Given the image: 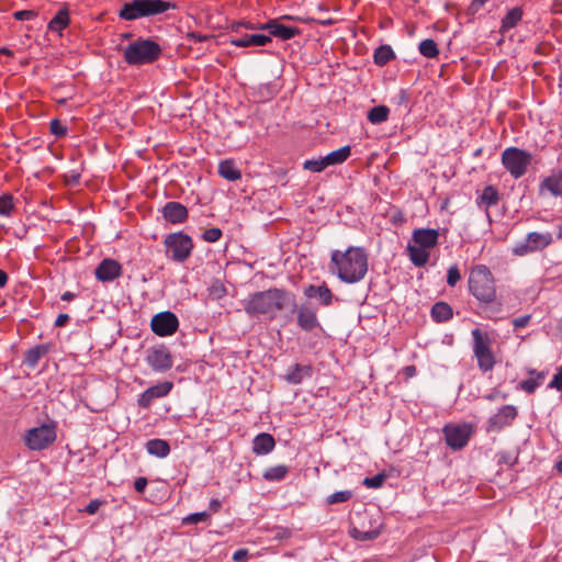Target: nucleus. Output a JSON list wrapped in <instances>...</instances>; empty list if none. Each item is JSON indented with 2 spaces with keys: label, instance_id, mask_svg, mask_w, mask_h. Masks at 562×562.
<instances>
[{
  "label": "nucleus",
  "instance_id": "nucleus-1",
  "mask_svg": "<svg viewBox=\"0 0 562 562\" xmlns=\"http://www.w3.org/2000/svg\"><path fill=\"white\" fill-rule=\"evenodd\" d=\"M329 270L345 283H357L368 272V255L362 247L355 246L345 251L333 250Z\"/></svg>",
  "mask_w": 562,
  "mask_h": 562
},
{
  "label": "nucleus",
  "instance_id": "nucleus-2",
  "mask_svg": "<svg viewBox=\"0 0 562 562\" xmlns=\"http://www.w3.org/2000/svg\"><path fill=\"white\" fill-rule=\"evenodd\" d=\"M468 284L470 293L483 305V311L488 318L501 312L502 303L496 302L495 280L485 265L473 267Z\"/></svg>",
  "mask_w": 562,
  "mask_h": 562
},
{
  "label": "nucleus",
  "instance_id": "nucleus-3",
  "mask_svg": "<svg viewBox=\"0 0 562 562\" xmlns=\"http://www.w3.org/2000/svg\"><path fill=\"white\" fill-rule=\"evenodd\" d=\"M244 310L250 316L261 314L276 315L277 312L291 306V311L296 310L295 296L282 289H269L256 292L244 301Z\"/></svg>",
  "mask_w": 562,
  "mask_h": 562
},
{
  "label": "nucleus",
  "instance_id": "nucleus-4",
  "mask_svg": "<svg viewBox=\"0 0 562 562\" xmlns=\"http://www.w3.org/2000/svg\"><path fill=\"white\" fill-rule=\"evenodd\" d=\"M162 54L161 46L150 40L138 37L124 47V60L131 66H142L155 63Z\"/></svg>",
  "mask_w": 562,
  "mask_h": 562
},
{
  "label": "nucleus",
  "instance_id": "nucleus-5",
  "mask_svg": "<svg viewBox=\"0 0 562 562\" xmlns=\"http://www.w3.org/2000/svg\"><path fill=\"white\" fill-rule=\"evenodd\" d=\"M171 8L175 4L164 0H132L122 5L117 15L124 21H135L165 13Z\"/></svg>",
  "mask_w": 562,
  "mask_h": 562
},
{
  "label": "nucleus",
  "instance_id": "nucleus-6",
  "mask_svg": "<svg viewBox=\"0 0 562 562\" xmlns=\"http://www.w3.org/2000/svg\"><path fill=\"white\" fill-rule=\"evenodd\" d=\"M471 335L473 338L472 350L476 358L479 369L483 373L492 371L496 361L491 348L492 340L490 336L480 328H474Z\"/></svg>",
  "mask_w": 562,
  "mask_h": 562
},
{
  "label": "nucleus",
  "instance_id": "nucleus-7",
  "mask_svg": "<svg viewBox=\"0 0 562 562\" xmlns=\"http://www.w3.org/2000/svg\"><path fill=\"white\" fill-rule=\"evenodd\" d=\"M164 245L166 247V256L179 263L184 262L193 250L192 238L183 232L166 235Z\"/></svg>",
  "mask_w": 562,
  "mask_h": 562
},
{
  "label": "nucleus",
  "instance_id": "nucleus-8",
  "mask_svg": "<svg viewBox=\"0 0 562 562\" xmlns=\"http://www.w3.org/2000/svg\"><path fill=\"white\" fill-rule=\"evenodd\" d=\"M553 243V235L550 232H530L527 236L517 241L512 252L515 256L524 257L532 252L542 251Z\"/></svg>",
  "mask_w": 562,
  "mask_h": 562
},
{
  "label": "nucleus",
  "instance_id": "nucleus-9",
  "mask_svg": "<svg viewBox=\"0 0 562 562\" xmlns=\"http://www.w3.org/2000/svg\"><path fill=\"white\" fill-rule=\"evenodd\" d=\"M532 159L531 154L518 147H508L502 154V164L512 177H522Z\"/></svg>",
  "mask_w": 562,
  "mask_h": 562
},
{
  "label": "nucleus",
  "instance_id": "nucleus-10",
  "mask_svg": "<svg viewBox=\"0 0 562 562\" xmlns=\"http://www.w3.org/2000/svg\"><path fill=\"white\" fill-rule=\"evenodd\" d=\"M56 438V424L50 422L29 429L25 435V445L33 451H41L48 448Z\"/></svg>",
  "mask_w": 562,
  "mask_h": 562
},
{
  "label": "nucleus",
  "instance_id": "nucleus-11",
  "mask_svg": "<svg viewBox=\"0 0 562 562\" xmlns=\"http://www.w3.org/2000/svg\"><path fill=\"white\" fill-rule=\"evenodd\" d=\"M446 443L453 450H460L467 446L472 434V427L468 424L446 425L442 429Z\"/></svg>",
  "mask_w": 562,
  "mask_h": 562
},
{
  "label": "nucleus",
  "instance_id": "nucleus-12",
  "mask_svg": "<svg viewBox=\"0 0 562 562\" xmlns=\"http://www.w3.org/2000/svg\"><path fill=\"white\" fill-rule=\"evenodd\" d=\"M145 361L155 372H166L171 369L173 364L172 356L169 349L164 345L148 348L146 350Z\"/></svg>",
  "mask_w": 562,
  "mask_h": 562
},
{
  "label": "nucleus",
  "instance_id": "nucleus-13",
  "mask_svg": "<svg viewBox=\"0 0 562 562\" xmlns=\"http://www.w3.org/2000/svg\"><path fill=\"white\" fill-rule=\"evenodd\" d=\"M178 327V317L172 312L169 311L156 314L150 322L151 330L160 337L173 335L177 331Z\"/></svg>",
  "mask_w": 562,
  "mask_h": 562
},
{
  "label": "nucleus",
  "instance_id": "nucleus-14",
  "mask_svg": "<svg viewBox=\"0 0 562 562\" xmlns=\"http://www.w3.org/2000/svg\"><path fill=\"white\" fill-rule=\"evenodd\" d=\"M172 387V382L165 381L146 389L137 400L138 406L142 408H149L154 400L167 396Z\"/></svg>",
  "mask_w": 562,
  "mask_h": 562
},
{
  "label": "nucleus",
  "instance_id": "nucleus-15",
  "mask_svg": "<svg viewBox=\"0 0 562 562\" xmlns=\"http://www.w3.org/2000/svg\"><path fill=\"white\" fill-rule=\"evenodd\" d=\"M292 312L294 313V311ZM295 312L297 313V325L301 329L312 331L321 326L317 312L311 304L303 303L300 306L296 305Z\"/></svg>",
  "mask_w": 562,
  "mask_h": 562
},
{
  "label": "nucleus",
  "instance_id": "nucleus-16",
  "mask_svg": "<svg viewBox=\"0 0 562 562\" xmlns=\"http://www.w3.org/2000/svg\"><path fill=\"white\" fill-rule=\"evenodd\" d=\"M517 416V408L513 405H504L499 411L490 417L488 430H501L505 426H509Z\"/></svg>",
  "mask_w": 562,
  "mask_h": 562
},
{
  "label": "nucleus",
  "instance_id": "nucleus-17",
  "mask_svg": "<svg viewBox=\"0 0 562 562\" xmlns=\"http://www.w3.org/2000/svg\"><path fill=\"white\" fill-rule=\"evenodd\" d=\"M304 295L310 300H317L319 305L322 306H330L335 299L331 290L327 286L325 282L319 285L310 284L304 288Z\"/></svg>",
  "mask_w": 562,
  "mask_h": 562
},
{
  "label": "nucleus",
  "instance_id": "nucleus-18",
  "mask_svg": "<svg viewBox=\"0 0 562 562\" xmlns=\"http://www.w3.org/2000/svg\"><path fill=\"white\" fill-rule=\"evenodd\" d=\"M259 29L267 30L270 35L283 41L291 40L300 34V30L297 27L282 24L279 20H270L269 22L261 24Z\"/></svg>",
  "mask_w": 562,
  "mask_h": 562
},
{
  "label": "nucleus",
  "instance_id": "nucleus-19",
  "mask_svg": "<svg viewBox=\"0 0 562 562\" xmlns=\"http://www.w3.org/2000/svg\"><path fill=\"white\" fill-rule=\"evenodd\" d=\"M122 272L121 265L113 259L102 260L95 269V278L102 282H110L119 278Z\"/></svg>",
  "mask_w": 562,
  "mask_h": 562
},
{
  "label": "nucleus",
  "instance_id": "nucleus-20",
  "mask_svg": "<svg viewBox=\"0 0 562 562\" xmlns=\"http://www.w3.org/2000/svg\"><path fill=\"white\" fill-rule=\"evenodd\" d=\"M439 232L435 228H417L413 232V243L427 250L438 244Z\"/></svg>",
  "mask_w": 562,
  "mask_h": 562
},
{
  "label": "nucleus",
  "instance_id": "nucleus-21",
  "mask_svg": "<svg viewBox=\"0 0 562 562\" xmlns=\"http://www.w3.org/2000/svg\"><path fill=\"white\" fill-rule=\"evenodd\" d=\"M162 215L167 222L181 224L188 218V209L180 202H167L162 207Z\"/></svg>",
  "mask_w": 562,
  "mask_h": 562
},
{
  "label": "nucleus",
  "instance_id": "nucleus-22",
  "mask_svg": "<svg viewBox=\"0 0 562 562\" xmlns=\"http://www.w3.org/2000/svg\"><path fill=\"white\" fill-rule=\"evenodd\" d=\"M231 43L237 47L265 46L271 43V37L263 34H244L232 38Z\"/></svg>",
  "mask_w": 562,
  "mask_h": 562
},
{
  "label": "nucleus",
  "instance_id": "nucleus-23",
  "mask_svg": "<svg viewBox=\"0 0 562 562\" xmlns=\"http://www.w3.org/2000/svg\"><path fill=\"white\" fill-rule=\"evenodd\" d=\"M312 374V366L295 363L289 368L285 380L291 384H300L304 379L311 378Z\"/></svg>",
  "mask_w": 562,
  "mask_h": 562
},
{
  "label": "nucleus",
  "instance_id": "nucleus-24",
  "mask_svg": "<svg viewBox=\"0 0 562 562\" xmlns=\"http://www.w3.org/2000/svg\"><path fill=\"white\" fill-rule=\"evenodd\" d=\"M276 441L272 435L261 432L252 440V451L257 456H263L271 452L274 449Z\"/></svg>",
  "mask_w": 562,
  "mask_h": 562
},
{
  "label": "nucleus",
  "instance_id": "nucleus-25",
  "mask_svg": "<svg viewBox=\"0 0 562 562\" xmlns=\"http://www.w3.org/2000/svg\"><path fill=\"white\" fill-rule=\"evenodd\" d=\"M549 191L553 196L562 195V170L553 172L540 183V191Z\"/></svg>",
  "mask_w": 562,
  "mask_h": 562
},
{
  "label": "nucleus",
  "instance_id": "nucleus-26",
  "mask_svg": "<svg viewBox=\"0 0 562 562\" xmlns=\"http://www.w3.org/2000/svg\"><path fill=\"white\" fill-rule=\"evenodd\" d=\"M409 260L415 267H424L429 260V250L417 246L416 244H408L406 247Z\"/></svg>",
  "mask_w": 562,
  "mask_h": 562
},
{
  "label": "nucleus",
  "instance_id": "nucleus-27",
  "mask_svg": "<svg viewBox=\"0 0 562 562\" xmlns=\"http://www.w3.org/2000/svg\"><path fill=\"white\" fill-rule=\"evenodd\" d=\"M499 200L498 191L493 186L485 187L476 199V204L486 211L490 206L496 205Z\"/></svg>",
  "mask_w": 562,
  "mask_h": 562
},
{
  "label": "nucleus",
  "instance_id": "nucleus-28",
  "mask_svg": "<svg viewBox=\"0 0 562 562\" xmlns=\"http://www.w3.org/2000/svg\"><path fill=\"white\" fill-rule=\"evenodd\" d=\"M146 451L157 458H166L170 453V446L164 439H150L146 442Z\"/></svg>",
  "mask_w": 562,
  "mask_h": 562
},
{
  "label": "nucleus",
  "instance_id": "nucleus-29",
  "mask_svg": "<svg viewBox=\"0 0 562 562\" xmlns=\"http://www.w3.org/2000/svg\"><path fill=\"white\" fill-rule=\"evenodd\" d=\"M351 154V147L349 145H346L339 149H336L326 156H323L325 165L327 167L329 166H336L341 165L345 162Z\"/></svg>",
  "mask_w": 562,
  "mask_h": 562
},
{
  "label": "nucleus",
  "instance_id": "nucleus-30",
  "mask_svg": "<svg viewBox=\"0 0 562 562\" xmlns=\"http://www.w3.org/2000/svg\"><path fill=\"white\" fill-rule=\"evenodd\" d=\"M431 317L437 323L447 322L452 318L453 312L451 306L446 302H437L431 307Z\"/></svg>",
  "mask_w": 562,
  "mask_h": 562
},
{
  "label": "nucleus",
  "instance_id": "nucleus-31",
  "mask_svg": "<svg viewBox=\"0 0 562 562\" xmlns=\"http://www.w3.org/2000/svg\"><path fill=\"white\" fill-rule=\"evenodd\" d=\"M522 9L515 7L510 9L502 20L501 32H507L515 27L522 19Z\"/></svg>",
  "mask_w": 562,
  "mask_h": 562
},
{
  "label": "nucleus",
  "instance_id": "nucleus-32",
  "mask_svg": "<svg viewBox=\"0 0 562 562\" xmlns=\"http://www.w3.org/2000/svg\"><path fill=\"white\" fill-rule=\"evenodd\" d=\"M218 173L228 181H236L241 178L240 171L236 168L233 160L226 159L220 162Z\"/></svg>",
  "mask_w": 562,
  "mask_h": 562
},
{
  "label": "nucleus",
  "instance_id": "nucleus-33",
  "mask_svg": "<svg viewBox=\"0 0 562 562\" xmlns=\"http://www.w3.org/2000/svg\"><path fill=\"white\" fill-rule=\"evenodd\" d=\"M47 352L48 347L46 345H37L25 352L24 363L33 369Z\"/></svg>",
  "mask_w": 562,
  "mask_h": 562
},
{
  "label": "nucleus",
  "instance_id": "nucleus-34",
  "mask_svg": "<svg viewBox=\"0 0 562 562\" xmlns=\"http://www.w3.org/2000/svg\"><path fill=\"white\" fill-rule=\"evenodd\" d=\"M289 472L290 468L288 465L279 464L266 469L262 477L268 482H279L284 480Z\"/></svg>",
  "mask_w": 562,
  "mask_h": 562
},
{
  "label": "nucleus",
  "instance_id": "nucleus-35",
  "mask_svg": "<svg viewBox=\"0 0 562 562\" xmlns=\"http://www.w3.org/2000/svg\"><path fill=\"white\" fill-rule=\"evenodd\" d=\"M70 19L67 9L59 10L56 15L49 21L48 29L53 32L60 33L69 25Z\"/></svg>",
  "mask_w": 562,
  "mask_h": 562
},
{
  "label": "nucleus",
  "instance_id": "nucleus-36",
  "mask_svg": "<svg viewBox=\"0 0 562 562\" xmlns=\"http://www.w3.org/2000/svg\"><path fill=\"white\" fill-rule=\"evenodd\" d=\"M394 58L395 54L389 45L379 46L373 55L374 63L379 66H384Z\"/></svg>",
  "mask_w": 562,
  "mask_h": 562
},
{
  "label": "nucleus",
  "instance_id": "nucleus-37",
  "mask_svg": "<svg viewBox=\"0 0 562 562\" xmlns=\"http://www.w3.org/2000/svg\"><path fill=\"white\" fill-rule=\"evenodd\" d=\"M349 535L351 538L358 541H370L374 540L379 537L380 530L378 528L370 529V530H362L356 526H352L349 529Z\"/></svg>",
  "mask_w": 562,
  "mask_h": 562
},
{
  "label": "nucleus",
  "instance_id": "nucleus-38",
  "mask_svg": "<svg viewBox=\"0 0 562 562\" xmlns=\"http://www.w3.org/2000/svg\"><path fill=\"white\" fill-rule=\"evenodd\" d=\"M389 113H390V110L385 105L373 106L368 112V120L372 124H381L387 120Z\"/></svg>",
  "mask_w": 562,
  "mask_h": 562
},
{
  "label": "nucleus",
  "instance_id": "nucleus-39",
  "mask_svg": "<svg viewBox=\"0 0 562 562\" xmlns=\"http://www.w3.org/2000/svg\"><path fill=\"white\" fill-rule=\"evenodd\" d=\"M419 53L427 58H435L439 55V49L436 42L431 38H426L419 43Z\"/></svg>",
  "mask_w": 562,
  "mask_h": 562
},
{
  "label": "nucleus",
  "instance_id": "nucleus-40",
  "mask_svg": "<svg viewBox=\"0 0 562 562\" xmlns=\"http://www.w3.org/2000/svg\"><path fill=\"white\" fill-rule=\"evenodd\" d=\"M352 497V492L349 490L338 491L327 496L326 503L334 505L338 503H346Z\"/></svg>",
  "mask_w": 562,
  "mask_h": 562
},
{
  "label": "nucleus",
  "instance_id": "nucleus-41",
  "mask_svg": "<svg viewBox=\"0 0 562 562\" xmlns=\"http://www.w3.org/2000/svg\"><path fill=\"white\" fill-rule=\"evenodd\" d=\"M211 515L207 512L193 513L182 518V525H195L199 522H205L209 521Z\"/></svg>",
  "mask_w": 562,
  "mask_h": 562
},
{
  "label": "nucleus",
  "instance_id": "nucleus-42",
  "mask_svg": "<svg viewBox=\"0 0 562 562\" xmlns=\"http://www.w3.org/2000/svg\"><path fill=\"white\" fill-rule=\"evenodd\" d=\"M303 168L311 172H322L323 170H325L327 168V166L325 165L324 158L318 157L316 159L305 160L303 164Z\"/></svg>",
  "mask_w": 562,
  "mask_h": 562
},
{
  "label": "nucleus",
  "instance_id": "nucleus-43",
  "mask_svg": "<svg viewBox=\"0 0 562 562\" xmlns=\"http://www.w3.org/2000/svg\"><path fill=\"white\" fill-rule=\"evenodd\" d=\"M385 480L386 475L384 473H378L374 476L366 477L362 484L368 488H379L384 484Z\"/></svg>",
  "mask_w": 562,
  "mask_h": 562
},
{
  "label": "nucleus",
  "instance_id": "nucleus-44",
  "mask_svg": "<svg viewBox=\"0 0 562 562\" xmlns=\"http://www.w3.org/2000/svg\"><path fill=\"white\" fill-rule=\"evenodd\" d=\"M461 280V273L458 265H452L447 271V283L449 286H454Z\"/></svg>",
  "mask_w": 562,
  "mask_h": 562
},
{
  "label": "nucleus",
  "instance_id": "nucleus-45",
  "mask_svg": "<svg viewBox=\"0 0 562 562\" xmlns=\"http://www.w3.org/2000/svg\"><path fill=\"white\" fill-rule=\"evenodd\" d=\"M543 379L542 374H539L537 379H527L520 382V389L526 391L527 393H533L536 389L540 385V380Z\"/></svg>",
  "mask_w": 562,
  "mask_h": 562
},
{
  "label": "nucleus",
  "instance_id": "nucleus-46",
  "mask_svg": "<svg viewBox=\"0 0 562 562\" xmlns=\"http://www.w3.org/2000/svg\"><path fill=\"white\" fill-rule=\"evenodd\" d=\"M14 210L13 196L11 194L2 193V216H8Z\"/></svg>",
  "mask_w": 562,
  "mask_h": 562
},
{
  "label": "nucleus",
  "instance_id": "nucleus-47",
  "mask_svg": "<svg viewBox=\"0 0 562 562\" xmlns=\"http://www.w3.org/2000/svg\"><path fill=\"white\" fill-rule=\"evenodd\" d=\"M221 237H222V231L217 227L209 228L202 235L203 240H205L207 243H215Z\"/></svg>",
  "mask_w": 562,
  "mask_h": 562
},
{
  "label": "nucleus",
  "instance_id": "nucleus-48",
  "mask_svg": "<svg viewBox=\"0 0 562 562\" xmlns=\"http://www.w3.org/2000/svg\"><path fill=\"white\" fill-rule=\"evenodd\" d=\"M50 133L57 137L65 136L67 134V128L59 120L55 119L50 122Z\"/></svg>",
  "mask_w": 562,
  "mask_h": 562
},
{
  "label": "nucleus",
  "instance_id": "nucleus-49",
  "mask_svg": "<svg viewBox=\"0 0 562 562\" xmlns=\"http://www.w3.org/2000/svg\"><path fill=\"white\" fill-rule=\"evenodd\" d=\"M408 93L404 89H401L398 93L394 97V103L398 106L404 105L405 109L408 108Z\"/></svg>",
  "mask_w": 562,
  "mask_h": 562
},
{
  "label": "nucleus",
  "instance_id": "nucleus-50",
  "mask_svg": "<svg viewBox=\"0 0 562 562\" xmlns=\"http://www.w3.org/2000/svg\"><path fill=\"white\" fill-rule=\"evenodd\" d=\"M548 386L550 389H557L559 391H562V367L553 375V379L551 380Z\"/></svg>",
  "mask_w": 562,
  "mask_h": 562
},
{
  "label": "nucleus",
  "instance_id": "nucleus-51",
  "mask_svg": "<svg viewBox=\"0 0 562 562\" xmlns=\"http://www.w3.org/2000/svg\"><path fill=\"white\" fill-rule=\"evenodd\" d=\"M530 318V315L517 317L513 321V326L515 327V329L524 328L529 324Z\"/></svg>",
  "mask_w": 562,
  "mask_h": 562
},
{
  "label": "nucleus",
  "instance_id": "nucleus-52",
  "mask_svg": "<svg viewBox=\"0 0 562 562\" xmlns=\"http://www.w3.org/2000/svg\"><path fill=\"white\" fill-rule=\"evenodd\" d=\"M102 502L100 499H92L89 502V504L86 506L85 512L89 515H93L98 512L100 508Z\"/></svg>",
  "mask_w": 562,
  "mask_h": 562
},
{
  "label": "nucleus",
  "instance_id": "nucleus-53",
  "mask_svg": "<svg viewBox=\"0 0 562 562\" xmlns=\"http://www.w3.org/2000/svg\"><path fill=\"white\" fill-rule=\"evenodd\" d=\"M35 15L33 11L22 10L13 13V18L20 21L30 20Z\"/></svg>",
  "mask_w": 562,
  "mask_h": 562
},
{
  "label": "nucleus",
  "instance_id": "nucleus-54",
  "mask_svg": "<svg viewBox=\"0 0 562 562\" xmlns=\"http://www.w3.org/2000/svg\"><path fill=\"white\" fill-rule=\"evenodd\" d=\"M148 484V481L146 477L144 476H140V477H137L135 481H134V488L136 492L138 493H144L146 486Z\"/></svg>",
  "mask_w": 562,
  "mask_h": 562
},
{
  "label": "nucleus",
  "instance_id": "nucleus-55",
  "mask_svg": "<svg viewBox=\"0 0 562 562\" xmlns=\"http://www.w3.org/2000/svg\"><path fill=\"white\" fill-rule=\"evenodd\" d=\"M248 559V550L238 549L233 554V560L235 562H245Z\"/></svg>",
  "mask_w": 562,
  "mask_h": 562
},
{
  "label": "nucleus",
  "instance_id": "nucleus-56",
  "mask_svg": "<svg viewBox=\"0 0 562 562\" xmlns=\"http://www.w3.org/2000/svg\"><path fill=\"white\" fill-rule=\"evenodd\" d=\"M70 317L68 314H59L57 318L55 319V326L56 327H63L69 322Z\"/></svg>",
  "mask_w": 562,
  "mask_h": 562
},
{
  "label": "nucleus",
  "instance_id": "nucleus-57",
  "mask_svg": "<svg viewBox=\"0 0 562 562\" xmlns=\"http://www.w3.org/2000/svg\"><path fill=\"white\" fill-rule=\"evenodd\" d=\"M210 510L217 513L222 508V503L218 498H212L209 504Z\"/></svg>",
  "mask_w": 562,
  "mask_h": 562
},
{
  "label": "nucleus",
  "instance_id": "nucleus-58",
  "mask_svg": "<svg viewBox=\"0 0 562 562\" xmlns=\"http://www.w3.org/2000/svg\"><path fill=\"white\" fill-rule=\"evenodd\" d=\"M23 406V396L21 395L19 401L13 405V407H8L7 413L8 414H14L19 412Z\"/></svg>",
  "mask_w": 562,
  "mask_h": 562
},
{
  "label": "nucleus",
  "instance_id": "nucleus-59",
  "mask_svg": "<svg viewBox=\"0 0 562 562\" xmlns=\"http://www.w3.org/2000/svg\"><path fill=\"white\" fill-rule=\"evenodd\" d=\"M188 36L193 40L194 42H204L209 38V35H203L199 33H189Z\"/></svg>",
  "mask_w": 562,
  "mask_h": 562
},
{
  "label": "nucleus",
  "instance_id": "nucleus-60",
  "mask_svg": "<svg viewBox=\"0 0 562 562\" xmlns=\"http://www.w3.org/2000/svg\"><path fill=\"white\" fill-rule=\"evenodd\" d=\"M487 2V0H473L471 5H470V9L473 10V11H477L479 9H481L485 3Z\"/></svg>",
  "mask_w": 562,
  "mask_h": 562
},
{
  "label": "nucleus",
  "instance_id": "nucleus-61",
  "mask_svg": "<svg viewBox=\"0 0 562 562\" xmlns=\"http://www.w3.org/2000/svg\"><path fill=\"white\" fill-rule=\"evenodd\" d=\"M74 297H75V294H74L72 292H69V291H66V292L61 295V300H63V301H71Z\"/></svg>",
  "mask_w": 562,
  "mask_h": 562
},
{
  "label": "nucleus",
  "instance_id": "nucleus-62",
  "mask_svg": "<svg viewBox=\"0 0 562 562\" xmlns=\"http://www.w3.org/2000/svg\"><path fill=\"white\" fill-rule=\"evenodd\" d=\"M260 25H261V24H251V23H247V24H245V26H246L247 29H250V30H260V29H259V26H260Z\"/></svg>",
  "mask_w": 562,
  "mask_h": 562
},
{
  "label": "nucleus",
  "instance_id": "nucleus-63",
  "mask_svg": "<svg viewBox=\"0 0 562 562\" xmlns=\"http://www.w3.org/2000/svg\"><path fill=\"white\" fill-rule=\"evenodd\" d=\"M7 280H8V276H7V273L4 271H2V286L5 285Z\"/></svg>",
  "mask_w": 562,
  "mask_h": 562
},
{
  "label": "nucleus",
  "instance_id": "nucleus-64",
  "mask_svg": "<svg viewBox=\"0 0 562 562\" xmlns=\"http://www.w3.org/2000/svg\"><path fill=\"white\" fill-rule=\"evenodd\" d=\"M406 370H407L409 375H412L415 372V368L414 367H407Z\"/></svg>",
  "mask_w": 562,
  "mask_h": 562
}]
</instances>
